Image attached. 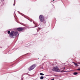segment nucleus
Returning <instances> with one entry per match:
<instances>
[{
    "mask_svg": "<svg viewBox=\"0 0 80 80\" xmlns=\"http://www.w3.org/2000/svg\"><path fill=\"white\" fill-rule=\"evenodd\" d=\"M53 71H55V72H60V70L57 67H56L53 68Z\"/></svg>",
    "mask_w": 80,
    "mask_h": 80,
    "instance_id": "obj_1",
    "label": "nucleus"
},
{
    "mask_svg": "<svg viewBox=\"0 0 80 80\" xmlns=\"http://www.w3.org/2000/svg\"><path fill=\"white\" fill-rule=\"evenodd\" d=\"M39 19L41 22H43L44 20V19L43 18V17L42 15H41L39 16Z\"/></svg>",
    "mask_w": 80,
    "mask_h": 80,
    "instance_id": "obj_2",
    "label": "nucleus"
},
{
    "mask_svg": "<svg viewBox=\"0 0 80 80\" xmlns=\"http://www.w3.org/2000/svg\"><path fill=\"white\" fill-rule=\"evenodd\" d=\"M35 67V66L34 65H33L29 68V70H33V69H34Z\"/></svg>",
    "mask_w": 80,
    "mask_h": 80,
    "instance_id": "obj_3",
    "label": "nucleus"
},
{
    "mask_svg": "<svg viewBox=\"0 0 80 80\" xmlns=\"http://www.w3.org/2000/svg\"><path fill=\"white\" fill-rule=\"evenodd\" d=\"M23 30V29L22 28H18L17 30L18 31H22Z\"/></svg>",
    "mask_w": 80,
    "mask_h": 80,
    "instance_id": "obj_4",
    "label": "nucleus"
},
{
    "mask_svg": "<svg viewBox=\"0 0 80 80\" xmlns=\"http://www.w3.org/2000/svg\"><path fill=\"white\" fill-rule=\"evenodd\" d=\"M13 33V32H12L10 33V37H12V36Z\"/></svg>",
    "mask_w": 80,
    "mask_h": 80,
    "instance_id": "obj_5",
    "label": "nucleus"
},
{
    "mask_svg": "<svg viewBox=\"0 0 80 80\" xmlns=\"http://www.w3.org/2000/svg\"><path fill=\"white\" fill-rule=\"evenodd\" d=\"M43 76H41V77H40V79H41V80H43Z\"/></svg>",
    "mask_w": 80,
    "mask_h": 80,
    "instance_id": "obj_6",
    "label": "nucleus"
},
{
    "mask_svg": "<svg viewBox=\"0 0 80 80\" xmlns=\"http://www.w3.org/2000/svg\"><path fill=\"white\" fill-rule=\"evenodd\" d=\"M40 75H42V76H43V75H45V74H43L42 73H40Z\"/></svg>",
    "mask_w": 80,
    "mask_h": 80,
    "instance_id": "obj_7",
    "label": "nucleus"
},
{
    "mask_svg": "<svg viewBox=\"0 0 80 80\" xmlns=\"http://www.w3.org/2000/svg\"><path fill=\"white\" fill-rule=\"evenodd\" d=\"M74 75H77L78 74V73L77 72H74L73 73Z\"/></svg>",
    "mask_w": 80,
    "mask_h": 80,
    "instance_id": "obj_8",
    "label": "nucleus"
},
{
    "mask_svg": "<svg viewBox=\"0 0 80 80\" xmlns=\"http://www.w3.org/2000/svg\"><path fill=\"white\" fill-rule=\"evenodd\" d=\"M10 33V31H9L8 32V33L9 34V33Z\"/></svg>",
    "mask_w": 80,
    "mask_h": 80,
    "instance_id": "obj_9",
    "label": "nucleus"
},
{
    "mask_svg": "<svg viewBox=\"0 0 80 80\" xmlns=\"http://www.w3.org/2000/svg\"><path fill=\"white\" fill-rule=\"evenodd\" d=\"M74 64L75 66H77V64L74 63Z\"/></svg>",
    "mask_w": 80,
    "mask_h": 80,
    "instance_id": "obj_10",
    "label": "nucleus"
},
{
    "mask_svg": "<svg viewBox=\"0 0 80 80\" xmlns=\"http://www.w3.org/2000/svg\"><path fill=\"white\" fill-rule=\"evenodd\" d=\"M78 70H80V68H78L77 69Z\"/></svg>",
    "mask_w": 80,
    "mask_h": 80,
    "instance_id": "obj_11",
    "label": "nucleus"
},
{
    "mask_svg": "<svg viewBox=\"0 0 80 80\" xmlns=\"http://www.w3.org/2000/svg\"><path fill=\"white\" fill-rule=\"evenodd\" d=\"M51 80H54V79H52Z\"/></svg>",
    "mask_w": 80,
    "mask_h": 80,
    "instance_id": "obj_12",
    "label": "nucleus"
},
{
    "mask_svg": "<svg viewBox=\"0 0 80 80\" xmlns=\"http://www.w3.org/2000/svg\"><path fill=\"white\" fill-rule=\"evenodd\" d=\"M73 63H75V62H73Z\"/></svg>",
    "mask_w": 80,
    "mask_h": 80,
    "instance_id": "obj_13",
    "label": "nucleus"
},
{
    "mask_svg": "<svg viewBox=\"0 0 80 80\" xmlns=\"http://www.w3.org/2000/svg\"><path fill=\"white\" fill-rule=\"evenodd\" d=\"M61 72H63V71H61Z\"/></svg>",
    "mask_w": 80,
    "mask_h": 80,
    "instance_id": "obj_14",
    "label": "nucleus"
},
{
    "mask_svg": "<svg viewBox=\"0 0 80 80\" xmlns=\"http://www.w3.org/2000/svg\"><path fill=\"white\" fill-rule=\"evenodd\" d=\"M55 0H53V1H54Z\"/></svg>",
    "mask_w": 80,
    "mask_h": 80,
    "instance_id": "obj_15",
    "label": "nucleus"
},
{
    "mask_svg": "<svg viewBox=\"0 0 80 80\" xmlns=\"http://www.w3.org/2000/svg\"><path fill=\"white\" fill-rule=\"evenodd\" d=\"M64 69H65V68H64Z\"/></svg>",
    "mask_w": 80,
    "mask_h": 80,
    "instance_id": "obj_16",
    "label": "nucleus"
}]
</instances>
